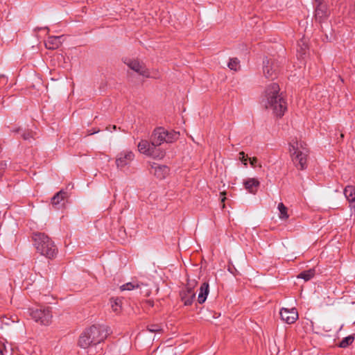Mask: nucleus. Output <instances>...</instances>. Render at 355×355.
Here are the masks:
<instances>
[{"instance_id":"1","label":"nucleus","mask_w":355,"mask_h":355,"mask_svg":"<svg viewBox=\"0 0 355 355\" xmlns=\"http://www.w3.org/2000/svg\"><path fill=\"white\" fill-rule=\"evenodd\" d=\"M261 103L266 109L272 110L277 116H283L287 109L286 103L279 94V87L275 83L266 87L261 96Z\"/></svg>"},{"instance_id":"2","label":"nucleus","mask_w":355,"mask_h":355,"mask_svg":"<svg viewBox=\"0 0 355 355\" xmlns=\"http://www.w3.org/2000/svg\"><path fill=\"white\" fill-rule=\"evenodd\" d=\"M33 240L37 252L41 255L48 259H53L56 256L58 248L47 235L40 232L33 233Z\"/></svg>"},{"instance_id":"3","label":"nucleus","mask_w":355,"mask_h":355,"mask_svg":"<svg viewBox=\"0 0 355 355\" xmlns=\"http://www.w3.org/2000/svg\"><path fill=\"white\" fill-rule=\"evenodd\" d=\"M289 150L295 166L300 170L304 169L309 153L306 144L304 141L293 139L289 144Z\"/></svg>"},{"instance_id":"4","label":"nucleus","mask_w":355,"mask_h":355,"mask_svg":"<svg viewBox=\"0 0 355 355\" xmlns=\"http://www.w3.org/2000/svg\"><path fill=\"white\" fill-rule=\"evenodd\" d=\"M179 136L180 134L178 132L174 130L168 131L162 127H159L155 129L150 139L155 147L159 148V146L164 142L172 143L176 141Z\"/></svg>"},{"instance_id":"5","label":"nucleus","mask_w":355,"mask_h":355,"mask_svg":"<svg viewBox=\"0 0 355 355\" xmlns=\"http://www.w3.org/2000/svg\"><path fill=\"white\" fill-rule=\"evenodd\" d=\"M137 147L139 153L155 159H161L165 155V152L161 148L155 147L151 139L150 142L147 140H141Z\"/></svg>"},{"instance_id":"6","label":"nucleus","mask_w":355,"mask_h":355,"mask_svg":"<svg viewBox=\"0 0 355 355\" xmlns=\"http://www.w3.org/2000/svg\"><path fill=\"white\" fill-rule=\"evenodd\" d=\"M86 330L94 345L104 341L109 334L107 327L102 325H93Z\"/></svg>"},{"instance_id":"7","label":"nucleus","mask_w":355,"mask_h":355,"mask_svg":"<svg viewBox=\"0 0 355 355\" xmlns=\"http://www.w3.org/2000/svg\"><path fill=\"white\" fill-rule=\"evenodd\" d=\"M30 315L35 322L43 325H49L51 322L52 314L49 307L30 309Z\"/></svg>"},{"instance_id":"8","label":"nucleus","mask_w":355,"mask_h":355,"mask_svg":"<svg viewBox=\"0 0 355 355\" xmlns=\"http://www.w3.org/2000/svg\"><path fill=\"white\" fill-rule=\"evenodd\" d=\"M135 159V154L132 150H124L118 153L115 157V164L117 169L124 171L128 168Z\"/></svg>"},{"instance_id":"9","label":"nucleus","mask_w":355,"mask_h":355,"mask_svg":"<svg viewBox=\"0 0 355 355\" xmlns=\"http://www.w3.org/2000/svg\"><path fill=\"white\" fill-rule=\"evenodd\" d=\"M278 71V66L271 60H264L263 66V73L266 78L274 79Z\"/></svg>"},{"instance_id":"10","label":"nucleus","mask_w":355,"mask_h":355,"mask_svg":"<svg viewBox=\"0 0 355 355\" xmlns=\"http://www.w3.org/2000/svg\"><path fill=\"white\" fill-rule=\"evenodd\" d=\"M128 65L131 69L142 76L146 78H157L156 76L151 75L150 72L148 69H146V66L137 60H130L128 62Z\"/></svg>"},{"instance_id":"11","label":"nucleus","mask_w":355,"mask_h":355,"mask_svg":"<svg viewBox=\"0 0 355 355\" xmlns=\"http://www.w3.org/2000/svg\"><path fill=\"white\" fill-rule=\"evenodd\" d=\"M279 314L282 320L287 324H293L298 318V313L295 308H282Z\"/></svg>"},{"instance_id":"12","label":"nucleus","mask_w":355,"mask_h":355,"mask_svg":"<svg viewBox=\"0 0 355 355\" xmlns=\"http://www.w3.org/2000/svg\"><path fill=\"white\" fill-rule=\"evenodd\" d=\"M180 295L181 300L185 306L191 305L196 297V293L191 287L182 289L180 293Z\"/></svg>"},{"instance_id":"13","label":"nucleus","mask_w":355,"mask_h":355,"mask_svg":"<svg viewBox=\"0 0 355 355\" xmlns=\"http://www.w3.org/2000/svg\"><path fill=\"white\" fill-rule=\"evenodd\" d=\"M150 171L157 178L163 179L168 175L169 170L166 166L153 164Z\"/></svg>"},{"instance_id":"14","label":"nucleus","mask_w":355,"mask_h":355,"mask_svg":"<svg viewBox=\"0 0 355 355\" xmlns=\"http://www.w3.org/2000/svg\"><path fill=\"white\" fill-rule=\"evenodd\" d=\"M344 195L349 202L350 207H355V187L347 186L344 189Z\"/></svg>"},{"instance_id":"15","label":"nucleus","mask_w":355,"mask_h":355,"mask_svg":"<svg viewBox=\"0 0 355 355\" xmlns=\"http://www.w3.org/2000/svg\"><path fill=\"white\" fill-rule=\"evenodd\" d=\"M62 36H50L45 42V46L49 49H56L61 44Z\"/></svg>"},{"instance_id":"16","label":"nucleus","mask_w":355,"mask_h":355,"mask_svg":"<svg viewBox=\"0 0 355 355\" xmlns=\"http://www.w3.org/2000/svg\"><path fill=\"white\" fill-rule=\"evenodd\" d=\"M67 197V192L64 191H60L57 193L51 199V203L56 208H60V207L64 205V200Z\"/></svg>"},{"instance_id":"17","label":"nucleus","mask_w":355,"mask_h":355,"mask_svg":"<svg viewBox=\"0 0 355 355\" xmlns=\"http://www.w3.org/2000/svg\"><path fill=\"white\" fill-rule=\"evenodd\" d=\"M244 186L246 190L251 193H255L259 186V182L255 178H249L244 182Z\"/></svg>"},{"instance_id":"18","label":"nucleus","mask_w":355,"mask_h":355,"mask_svg":"<svg viewBox=\"0 0 355 355\" xmlns=\"http://www.w3.org/2000/svg\"><path fill=\"white\" fill-rule=\"evenodd\" d=\"M209 291V284L207 282L202 283L200 287V292L198 296V301L200 304H202L205 302Z\"/></svg>"},{"instance_id":"19","label":"nucleus","mask_w":355,"mask_h":355,"mask_svg":"<svg viewBox=\"0 0 355 355\" xmlns=\"http://www.w3.org/2000/svg\"><path fill=\"white\" fill-rule=\"evenodd\" d=\"M78 345L80 347L84 349H86L91 345H94L92 340H90V338L88 336V334H87V330L80 335L78 340Z\"/></svg>"},{"instance_id":"20","label":"nucleus","mask_w":355,"mask_h":355,"mask_svg":"<svg viewBox=\"0 0 355 355\" xmlns=\"http://www.w3.org/2000/svg\"><path fill=\"white\" fill-rule=\"evenodd\" d=\"M308 50V45L305 39H302L297 43V55L302 58L303 55H306Z\"/></svg>"},{"instance_id":"21","label":"nucleus","mask_w":355,"mask_h":355,"mask_svg":"<svg viewBox=\"0 0 355 355\" xmlns=\"http://www.w3.org/2000/svg\"><path fill=\"white\" fill-rule=\"evenodd\" d=\"M110 306L112 311L119 313L121 311V300L119 298H111L110 300Z\"/></svg>"},{"instance_id":"22","label":"nucleus","mask_w":355,"mask_h":355,"mask_svg":"<svg viewBox=\"0 0 355 355\" xmlns=\"http://www.w3.org/2000/svg\"><path fill=\"white\" fill-rule=\"evenodd\" d=\"M315 274V270L313 268H311L307 270L302 271L297 275V278L303 279L305 281H309L312 279Z\"/></svg>"},{"instance_id":"23","label":"nucleus","mask_w":355,"mask_h":355,"mask_svg":"<svg viewBox=\"0 0 355 355\" xmlns=\"http://www.w3.org/2000/svg\"><path fill=\"white\" fill-rule=\"evenodd\" d=\"M277 208L278 210L279 211V218L282 220L287 219L288 218V214L287 213V207L282 202H280L279 203Z\"/></svg>"},{"instance_id":"24","label":"nucleus","mask_w":355,"mask_h":355,"mask_svg":"<svg viewBox=\"0 0 355 355\" xmlns=\"http://www.w3.org/2000/svg\"><path fill=\"white\" fill-rule=\"evenodd\" d=\"M354 340V336L353 335H349L345 338H344L339 343L338 346L341 348H346L349 345H351Z\"/></svg>"},{"instance_id":"25","label":"nucleus","mask_w":355,"mask_h":355,"mask_svg":"<svg viewBox=\"0 0 355 355\" xmlns=\"http://www.w3.org/2000/svg\"><path fill=\"white\" fill-rule=\"evenodd\" d=\"M227 66L231 70L236 71L240 69V61L236 58H231L228 62Z\"/></svg>"},{"instance_id":"26","label":"nucleus","mask_w":355,"mask_h":355,"mask_svg":"<svg viewBox=\"0 0 355 355\" xmlns=\"http://www.w3.org/2000/svg\"><path fill=\"white\" fill-rule=\"evenodd\" d=\"M139 284L138 283L128 282L121 286V291H132L135 288H138Z\"/></svg>"},{"instance_id":"27","label":"nucleus","mask_w":355,"mask_h":355,"mask_svg":"<svg viewBox=\"0 0 355 355\" xmlns=\"http://www.w3.org/2000/svg\"><path fill=\"white\" fill-rule=\"evenodd\" d=\"M327 15V12L324 10V6L322 5H320L315 9V16L318 18H322L323 17H326Z\"/></svg>"},{"instance_id":"28","label":"nucleus","mask_w":355,"mask_h":355,"mask_svg":"<svg viewBox=\"0 0 355 355\" xmlns=\"http://www.w3.org/2000/svg\"><path fill=\"white\" fill-rule=\"evenodd\" d=\"M239 159L244 165H247L248 158L244 152L242 151L239 153Z\"/></svg>"},{"instance_id":"29","label":"nucleus","mask_w":355,"mask_h":355,"mask_svg":"<svg viewBox=\"0 0 355 355\" xmlns=\"http://www.w3.org/2000/svg\"><path fill=\"white\" fill-rule=\"evenodd\" d=\"M148 329L150 332H157L161 330L160 327L155 324L148 326Z\"/></svg>"},{"instance_id":"30","label":"nucleus","mask_w":355,"mask_h":355,"mask_svg":"<svg viewBox=\"0 0 355 355\" xmlns=\"http://www.w3.org/2000/svg\"><path fill=\"white\" fill-rule=\"evenodd\" d=\"M7 352H8L5 346V344L0 341V355H6Z\"/></svg>"},{"instance_id":"31","label":"nucleus","mask_w":355,"mask_h":355,"mask_svg":"<svg viewBox=\"0 0 355 355\" xmlns=\"http://www.w3.org/2000/svg\"><path fill=\"white\" fill-rule=\"evenodd\" d=\"M22 137L24 140H28L30 138L33 137V135L31 132H24L23 135H22Z\"/></svg>"},{"instance_id":"32","label":"nucleus","mask_w":355,"mask_h":355,"mask_svg":"<svg viewBox=\"0 0 355 355\" xmlns=\"http://www.w3.org/2000/svg\"><path fill=\"white\" fill-rule=\"evenodd\" d=\"M250 164L252 167L256 166V164L257 163L258 159L256 157L250 158Z\"/></svg>"},{"instance_id":"33","label":"nucleus","mask_w":355,"mask_h":355,"mask_svg":"<svg viewBox=\"0 0 355 355\" xmlns=\"http://www.w3.org/2000/svg\"><path fill=\"white\" fill-rule=\"evenodd\" d=\"M225 200H226V198L225 196H223V198H221V202L223 203V208L225 207L224 202H225Z\"/></svg>"},{"instance_id":"34","label":"nucleus","mask_w":355,"mask_h":355,"mask_svg":"<svg viewBox=\"0 0 355 355\" xmlns=\"http://www.w3.org/2000/svg\"><path fill=\"white\" fill-rule=\"evenodd\" d=\"M1 166L2 167H4V166H6V163H4V164H1Z\"/></svg>"},{"instance_id":"35","label":"nucleus","mask_w":355,"mask_h":355,"mask_svg":"<svg viewBox=\"0 0 355 355\" xmlns=\"http://www.w3.org/2000/svg\"><path fill=\"white\" fill-rule=\"evenodd\" d=\"M98 132V131H94V132L90 133V135H92V134L96 133V132Z\"/></svg>"}]
</instances>
